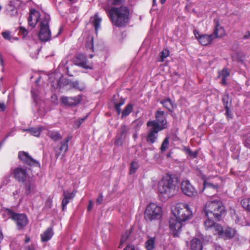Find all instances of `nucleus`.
I'll return each mask as SVG.
<instances>
[{
	"label": "nucleus",
	"mask_w": 250,
	"mask_h": 250,
	"mask_svg": "<svg viewBox=\"0 0 250 250\" xmlns=\"http://www.w3.org/2000/svg\"><path fill=\"white\" fill-rule=\"evenodd\" d=\"M178 178L174 175L167 173L158 183L157 190L160 197L168 199L173 197L177 192Z\"/></svg>",
	"instance_id": "1"
},
{
	"label": "nucleus",
	"mask_w": 250,
	"mask_h": 250,
	"mask_svg": "<svg viewBox=\"0 0 250 250\" xmlns=\"http://www.w3.org/2000/svg\"><path fill=\"white\" fill-rule=\"evenodd\" d=\"M129 13L126 7H121L111 8L109 12V15L114 25L123 26L128 22Z\"/></svg>",
	"instance_id": "2"
},
{
	"label": "nucleus",
	"mask_w": 250,
	"mask_h": 250,
	"mask_svg": "<svg viewBox=\"0 0 250 250\" xmlns=\"http://www.w3.org/2000/svg\"><path fill=\"white\" fill-rule=\"evenodd\" d=\"M225 211L224 207L220 200H212L208 201L205 205L204 212L207 217H212L219 219Z\"/></svg>",
	"instance_id": "3"
},
{
	"label": "nucleus",
	"mask_w": 250,
	"mask_h": 250,
	"mask_svg": "<svg viewBox=\"0 0 250 250\" xmlns=\"http://www.w3.org/2000/svg\"><path fill=\"white\" fill-rule=\"evenodd\" d=\"M172 211L174 216L181 221L186 222L190 219L192 216V210L186 203L177 204Z\"/></svg>",
	"instance_id": "4"
},
{
	"label": "nucleus",
	"mask_w": 250,
	"mask_h": 250,
	"mask_svg": "<svg viewBox=\"0 0 250 250\" xmlns=\"http://www.w3.org/2000/svg\"><path fill=\"white\" fill-rule=\"evenodd\" d=\"M144 214L146 220L152 221L159 220L163 215L162 208L157 204L151 203L147 206Z\"/></svg>",
	"instance_id": "5"
},
{
	"label": "nucleus",
	"mask_w": 250,
	"mask_h": 250,
	"mask_svg": "<svg viewBox=\"0 0 250 250\" xmlns=\"http://www.w3.org/2000/svg\"><path fill=\"white\" fill-rule=\"evenodd\" d=\"M50 16L47 14H44L40 21V32L39 37L42 41H47L50 39L51 32L49 27Z\"/></svg>",
	"instance_id": "6"
},
{
	"label": "nucleus",
	"mask_w": 250,
	"mask_h": 250,
	"mask_svg": "<svg viewBox=\"0 0 250 250\" xmlns=\"http://www.w3.org/2000/svg\"><path fill=\"white\" fill-rule=\"evenodd\" d=\"M155 118V120L147 122V125L154 126L161 130L167 128V121L164 111H157Z\"/></svg>",
	"instance_id": "7"
},
{
	"label": "nucleus",
	"mask_w": 250,
	"mask_h": 250,
	"mask_svg": "<svg viewBox=\"0 0 250 250\" xmlns=\"http://www.w3.org/2000/svg\"><path fill=\"white\" fill-rule=\"evenodd\" d=\"M8 211L10 217L15 222L19 229H22L28 224V220L25 214L16 213L10 210H8Z\"/></svg>",
	"instance_id": "8"
},
{
	"label": "nucleus",
	"mask_w": 250,
	"mask_h": 250,
	"mask_svg": "<svg viewBox=\"0 0 250 250\" xmlns=\"http://www.w3.org/2000/svg\"><path fill=\"white\" fill-rule=\"evenodd\" d=\"M11 173L13 177L18 182L25 183L31 177L28 174L26 168L18 167L11 170Z\"/></svg>",
	"instance_id": "9"
},
{
	"label": "nucleus",
	"mask_w": 250,
	"mask_h": 250,
	"mask_svg": "<svg viewBox=\"0 0 250 250\" xmlns=\"http://www.w3.org/2000/svg\"><path fill=\"white\" fill-rule=\"evenodd\" d=\"M22 5V3L20 0H10L6 8L7 14L11 17L17 16L18 11Z\"/></svg>",
	"instance_id": "10"
},
{
	"label": "nucleus",
	"mask_w": 250,
	"mask_h": 250,
	"mask_svg": "<svg viewBox=\"0 0 250 250\" xmlns=\"http://www.w3.org/2000/svg\"><path fill=\"white\" fill-rule=\"evenodd\" d=\"M182 222H184L181 221L174 216L169 219V227L174 236H177L181 232L182 227Z\"/></svg>",
	"instance_id": "11"
},
{
	"label": "nucleus",
	"mask_w": 250,
	"mask_h": 250,
	"mask_svg": "<svg viewBox=\"0 0 250 250\" xmlns=\"http://www.w3.org/2000/svg\"><path fill=\"white\" fill-rule=\"evenodd\" d=\"M181 189L185 195L189 197L195 196L197 195V192L188 180H185L182 182Z\"/></svg>",
	"instance_id": "12"
},
{
	"label": "nucleus",
	"mask_w": 250,
	"mask_h": 250,
	"mask_svg": "<svg viewBox=\"0 0 250 250\" xmlns=\"http://www.w3.org/2000/svg\"><path fill=\"white\" fill-rule=\"evenodd\" d=\"M129 131V128L125 125H122L117 131L116 139L115 143L116 145H121L123 141L125 139L127 133Z\"/></svg>",
	"instance_id": "13"
},
{
	"label": "nucleus",
	"mask_w": 250,
	"mask_h": 250,
	"mask_svg": "<svg viewBox=\"0 0 250 250\" xmlns=\"http://www.w3.org/2000/svg\"><path fill=\"white\" fill-rule=\"evenodd\" d=\"M194 35L199 42L203 45H207L210 44L214 40L213 36L208 34H201L197 30L194 31Z\"/></svg>",
	"instance_id": "14"
},
{
	"label": "nucleus",
	"mask_w": 250,
	"mask_h": 250,
	"mask_svg": "<svg viewBox=\"0 0 250 250\" xmlns=\"http://www.w3.org/2000/svg\"><path fill=\"white\" fill-rule=\"evenodd\" d=\"M50 80L52 78H56V80L54 81H52V86L54 88H57L59 87H62L65 84L68 83V81L65 79L63 78L61 74L58 73L52 74L49 77Z\"/></svg>",
	"instance_id": "15"
},
{
	"label": "nucleus",
	"mask_w": 250,
	"mask_h": 250,
	"mask_svg": "<svg viewBox=\"0 0 250 250\" xmlns=\"http://www.w3.org/2000/svg\"><path fill=\"white\" fill-rule=\"evenodd\" d=\"M18 157L20 160L27 165L40 167V163L33 159L28 153L24 151H20L19 152Z\"/></svg>",
	"instance_id": "16"
},
{
	"label": "nucleus",
	"mask_w": 250,
	"mask_h": 250,
	"mask_svg": "<svg viewBox=\"0 0 250 250\" xmlns=\"http://www.w3.org/2000/svg\"><path fill=\"white\" fill-rule=\"evenodd\" d=\"M82 100V97L80 95L74 97L62 96L61 98L62 103L65 106H75L79 104Z\"/></svg>",
	"instance_id": "17"
},
{
	"label": "nucleus",
	"mask_w": 250,
	"mask_h": 250,
	"mask_svg": "<svg viewBox=\"0 0 250 250\" xmlns=\"http://www.w3.org/2000/svg\"><path fill=\"white\" fill-rule=\"evenodd\" d=\"M43 15H41L39 12L35 9L31 10L28 19L29 25L33 28L35 27L37 22H40L41 18Z\"/></svg>",
	"instance_id": "18"
},
{
	"label": "nucleus",
	"mask_w": 250,
	"mask_h": 250,
	"mask_svg": "<svg viewBox=\"0 0 250 250\" xmlns=\"http://www.w3.org/2000/svg\"><path fill=\"white\" fill-rule=\"evenodd\" d=\"M214 29L213 32L211 35L213 36L214 40L216 38H220L224 37L225 34V30L224 28L220 25L219 21L218 19L214 20Z\"/></svg>",
	"instance_id": "19"
},
{
	"label": "nucleus",
	"mask_w": 250,
	"mask_h": 250,
	"mask_svg": "<svg viewBox=\"0 0 250 250\" xmlns=\"http://www.w3.org/2000/svg\"><path fill=\"white\" fill-rule=\"evenodd\" d=\"M149 127L148 130L146 141L148 143L153 144L155 142L158 137V133L161 131L158 128L153 126H147Z\"/></svg>",
	"instance_id": "20"
},
{
	"label": "nucleus",
	"mask_w": 250,
	"mask_h": 250,
	"mask_svg": "<svg viewBox=\"0 0 250 250\" xmlns=\"http://www.w3.org/2000/svg\"><path fill=\"white\" fill-rule=\"evenodd\" d=\"M73 63L78 66L83 68H91L87 64V61L86 57L82 54H78L73 59Z\"/></svg>",
	"instance_id": "21"
},
{
	"label": "nucleus",
	"mask_w": 250,
	"mask_h": 250,
	"mask_svg": "<svg viewBox=\"0 0 250 250\" xmlns=\"http://www.w3.org/2000/svg\"><path fill=\"white\" fill-rule=\"evenodd\" d=\"M24 183V188L26 195H28L31 194L36 191L35 182L32 178H29Z\"/></svg>",
	"instance_id": "22"
},
{
	"label": "nucleus",
	"mask_w": 250,
	"mask_h": 250,
	"mask_svg": "<svg viewBox=\"0 0 250 250\" xmlns=\"http://www.w3.org/2000/svg\"><path fill=\"white\" fill-rule=\"evenodd\" d=\"M206 11V4L203 2L199 3L196 7L193 9V12L198 17L202 16Z\"/></svg>",
	"instance_id": "23"
},
{
	"label": "nucleus",
	"mask_w": 250,
	"mask_h": 250,
	"mask_svg": "<svg viewBox=\"0 0 250 250\" xmlns=\"http://www.w3.org/2000/svg\"><path fill=\"white\" fill-rule=\"evenodd\" d=\"M191 250H202V242L197 238H193L190 242Z\"/></svg>",
	"instance_id": "24"
},
{
	"label": "nucleus",
	"mask_w": 250,
	"mask_h": 250,
	"mask_svg": "<svg viewBox=\"0 0 250 250\" xmlns=\"http://www.w3.org/2000/svg\"><path fill=\"white\" fill-rule=\"evenodd\" d=\"M163 106L169 111H172L174 109V103L169 98L163 99L161 101Z\"/></svg>",
	"instance_id": "25"
},
{
	"label": "nucleus",
	"mask_w": 250,
	"mask_h": 250,
	"mask_svg": "<svg viewBox=\"0 0 250 250\" xmlns=\"http://www.w3.org/2000/svg\"><path fill=\"white\" fill-rule=\"evenodd\" d=\"M53 235V231L51 228L47 229L42 234H41V240L42 242H46L50 240Z\"/></svg>",
	"instance_id": "26"
},
{
	"label": "nucleus",
	"mask_w": 250,
	"mask_h": 250,
	"mask_svg": "<svg viewBox=\"0 0 250 250\" xmlns=\"http://www.w3.org/2000/svg\"><path fill=\"white\" fill-rule=\"evenodd\" d=\"M236 234V230L234 229L227 227L224 229V233L222 237L227 238H230L234 236Z\"/></svg>",
	"instance_id": "27"
},
{
	"label": "nucleus",
	"mask_w": 250,
	"mask_h": 250,
	"mask_svg": "<svg viewBox=\"0 0 250 250\" xmlns=\"http://www.w3.org/2000/svg\"><path fill=\"white\" fill-rule=\"evenodd\" d=\"M42 129V127H39L37 128L23 129H22V131L29 132L32 135L35 136L36 137H39Z\"/></svg>",
	"instance_id": "28"
},
{
	"label": "nucleus",
	"mask_w": 250,
	"mask_h": 250,
	"mask_svg": "<svg viewBox=\"0 0 250 250\" xmlns=\"http://www.w3.org/2000/svg\"><path fill=\"white\" fill-rule=\"evenodd\" d=\"M155 237H148L145 242V246L146 250H153L155 248Z\"/></svg>",
	"instance_id": "29"
},
{
	"label": "nucleus",
	"mask_w": 250,
	"mask_h": 250,
	"mask_svg": "<svg viewBox=\"0 0 250 250\" xmlns=\"http://www.w3.org/2000/svg\"><path fill=\"white\" fill-rule=\"evenodd\" d=\"M91 20L97 33L98 28L100 27L102 19L99 17L97 14H95L93 18H91Z\"/></svg>",
	"instance_id": "30"
},
{
	"label": "nucleus",
	"mask_w": 250,
	"mask_h": 250,
	"mask_svg": "<svg viewBox=\"0 0 250 250\" xmlns=\"http://www.w3.org/2000/svg\"><path fill=\"white\" fill-rule=\"evenodd\" d=\"M47 135L54 141H58L62 139V136L59 132L55 131H49Z\"/></svg>",
	"instance_id": "31"
},
{
	"label": "nucleus",
	"mask_w": 250,
	"mask_h": 250,
	"mask_svg": "<svg viewBox=\"0 0 250 250\" xmlns=\"http://www.w3.org/2000/svg\"><path fill=\"white\" fill-rule=\"evenodd\" d=\"M71 137L68 136L64 141L61 143V146L60 148L61 151H63L64 154L67 151L68 148V142L71 140Z\"/></svg>",
	"instance_id": "32"
},
{
	"label": "nucleus",
	"mask_w": 250,
	"mask_h": 250,
	"mask_svg": "<svg viewBox=\"0 0 250 250\" xmlns=\"http://www.w3.org/2000/svg\"><path fill=\"white\" fill-rule=\"evenodd\" d=\"M222 101L224 103L225 108L226 110V113L228 114L229 110V105L231 103V100L229 99L228 94H224L223 95Z\"/></svg>",
	"instance_id": "33"
},
{
	"label": "nucleus",
	"mask_w": 250,
	"mask_h": 250,
	"mask_svg": "<svg viewBox=\"0 0 250 250\" xmlns=\"http://www.w3.org/2000/svg\"><path fill=\"white\" fill-rule=\"evenodd\" d=\"M214 229V233L215 234H218L220 236H222L224 233V229L221 225L218 224H215L212 228Z\"/></svg>",
	"instance_id": "34"
},
{
	"label": "nucleus",
	"mask_w": 250,
	"mask_h": 250,
	"mask_svg": "<svg viewBox=\"0 0 250 250\" xmlns=\"http://www.w3.org/2000/svg\"><path fill=\"white\" fill-rule=\"evenodd\" d=\"M133 106L131 104H127L122 112V117L124 118L128 116L132 111Z\"/></svg>",
	"instance_id": "35"
},
{
	"label": "nucleus",
	"mask_w": 250,
	"mask_h": 250,
	"mask_svg": "<svg viewBox=\"0 0 250 250\" xmlns=\"http://www.w3.org/2000/svg\"><path fill=\"white\" fill-rule=\"evenodd\" d=\"M208 219L204 222V226L206 229H212L215 223L211 219L212 217H207Z\"/></svg>",
	"instance_id": "36"
},
{
	"label": "nucleus",
	"mask_w": 250,
	"mask_h": 250,
	"mask_svg": "<svg viewBox=\"0 0 250 250\" xmlns=\"http://www.w3.org/2000/svg\"><path fill=\"white\" fill-rule=\"evenodd\" d=\"M241 203L243 208L248 211L250 212V199H244L241 201Z\"/></svg>",
	"instance_id": "37"
},
{
	"label": "nucleus",
	"mask_w": 250,
	"mask_h": 250,
	"mask_svg": "<svg viewBox=\"0 0 250 250\" xmlns=\"http://www.w3.org/2000/svg\"><path fill=\"white\" fill-rule=\"evenodd\" d=\"M71 85L80 90H83L85 88V85L83 83H80L78 81L73 82L71 83Z\"/></svg>",
	"instance_id": "38"
},
{
	"label": "nucleus",
	"mask_w": 250,
	"mask_h": 250,
	"mask_svg": "<svg viewBox=\"0 0 250 250\" xmlns=\"http://www.w3.org/2000/svg\"><path fill=\"white\" fill-rule=\"evenodd\" d=\"M204 188L206 189L212 188L214 189L215 191H217V188L218 187V185L217 184H213L211 183L208 182L207 181H204Z\"/></svg>",
	"instance_id": "39"
},
{
	"label": "nucleus",
	"mask_w": 250,
	"mask_h": 250,
	"mask_svg": "<svg viewBox=\"0 0 250 250\" xmlns=\"http://www.w3.org/2000/svg\"><path fill=\"white\" fill-rule=\"evenodd\" d=\"M184 150L186 154L190 157L191 158H195L197 155V152L196 151H192L188 147H185Z\"/></svg>",
	"instance_id": "40"
},
{
	"label": "nucleus",
	"mask_w": 250,
	"mask_h": 250,
	"mask_svg": "<svg viewBox=\"0 0 250 250\" xmlns=\"http://www.w3.org/2000/svg\"><path fill=\"white\" fill-rule=\"evenodd\" d=\"M139 167V164L137 162L133 161L131 163L130 167V174L134 173Z\"/></svg>",
	"instance_id": "41"
},
{
	"label": "nucleus",
	"mask_w": 250,
	"mask_h": 250,
	"mask_svg": "<svg viewBox=\"0 0 250 250\" xmlns=\"http://www.w3.org/2000/svg\"><path fill=\"white\" fill-rule=\"evenodd\" d=\"M169 145V137H166L163 141L161 147V150L162 151H165L168 148Z\"/></svg>",
	"instance_id": "42"
},
{
	"label": "nucleus",
	"mask_w": 250,
	"mask_h": 250,
	"mask_svg": "<svg viewBox=\"0 0 250 250\" xmlns=\"http://www.w3.org/2000/svg\"><path fill=\"white\" fill-rule=\"evenodd\" d=\"M229 75V72L226 68H224L218 73V77L220 78H227Z\"/></svg>",
	"instance_id": "43"
},
{
	"label": "nucleus",
	"mask_w": 250,
	"mask_h": 250,
	"mask_svg": "<svg viewBox=\"0 0 250 250\" xmlns=\"http://www.w3.org/2000/svg\"><path fill=\"white\" fill-rule=\"evenodd\" d=\"M2 36L6 40L11 41L12 39L14 40H18V38H12L9 31H5L2 33Z\"/></svg>",
	"instance_id": "44"
},
{
	"label": "nucleus",
	"mask_w": 250,
	"mask_h": 250,
	"mask_svg": "<svg viewBox=\"0 0 250 250\" xmlns=\"http://www.w3.org/2000/svg\"><path fill=\"white\" fill-rule=\"evenodd\" d=\"M169 55V51L167 49L163 50L160 56V62H163L164 61V59L168 57Z\"/></svg>",
	"instance_id": "45"
},
{
	"label": "nucleus",
	"mask_w": 250,
	"mask_h": 250,
	"mask_svg": "<svg viewBox=\"0 0 250 250\" xmlns=\"http://www.w3.org/2000/svg\"><path fill=\"white\" fill-rule=\"evenodd\" d=\"M63 196L65 198L70 200L72 199L75 196V193L73 192L70 193L66 191L63 192Z\"/></svg>",
	"instance_id": "46"
},
{
	"label": "nucleus",
	"mask_w": 250,
	"mask_h": 250,
	"mask_svg": "<svg viewBox=\"0 0 250 250\" xmlns=\"http://www.w3.org/2000/svg\"><path fill=\"white\" fill-rule=\"evenodd\" d=\"M19 33L21 35H22L23 37H25L28 34V31L23 27L20 26L19 27Z\"/></svg>",
	"instance_id": "47"
},
{
	"label": "nucleus",
	"mask_w": 250,
	"mask_h": 250,
	"mask_svg": "<svg viewBox=\"0 0 250 250\" xmlns=\"http://www.w3.org/2000/svg\"><path fill=\"white\" fill-rule=\"evenodd\" d=\"M70 200L65 198L64 197L62 199V209L65 210L67 205L69 203Z\"/></svg>",
	"instance_id": "48"
},
{
	"label": "nucleus",
	"mask_w": 250,
	"mask_h": 250,
	"mask_svg": "<svg viewBox=\"0 0 250 250\" xmlns=\"http://www.w3.org/2000/svg\"><path fill=\"white\" fill-rule=\"evenodd\" d=\"M33 98H34L35 102H37L39 99L38 91L36 90H32L31 91Z\"/></svg>",
	"instance_id": "49"
},
{
	"label": "nucleus",
	"mask_w": 250,
	"mask_h": 250,
	"mask_svg": "<svg viewBox=\"0 0 250 250\" xmlns=\"http://www.w3.org/2000/svg\"><path fill=\"white\" fill-rule=\"evenodd\" d=\"M128 236L129 233L128 232H126L125 234L123 235L121 239L120 245H123L126 241L128 237Z\"/></svg>",
	"instance_id": "50"
},
{
	"label": "nucleus",
	"mask_w": 250,
	"mask_h": 250,
	"mask_svg": "<svg viewBox=\"0 0 250 250\" xmlns=\"http://www.w3.org/2000/svg\"><path fill=\"white\" fill-rule=\"evenodd\" d=\"M10 182V175H7L4 176L2 183L3 185H7Z\"/></svg>",
	"instance_id": "51"
},
{
	"label": "nucleus",
	"mask_w": 250,
	"mask_h": 250,
	"mask_svg": "<svg viewBox=\"0 0 250 250\" xmlns=\"http://www.w3.org/2000/svg\"><path fill=\"white\" fill-rule=\"evenodd\" d=\"M86 47L87 48L93 49V38H90V42L89 43L87 42L86 44Z\"/></svg>",
	"instance_id": "52"
},
{
	"label": "nucleus",
	"mask_w": 250,
	"mask_h": 250,
	"mask_svg": "<svg viewBox=\"0 0 250 250\" xmlns=\"http://www.w3.org/2000/svg\"><path fill=\"white\" fill-rule=\"evenodd\" d=\"M244 145L246 147L250 149V137L245 140Z\"/></svg>",
	"instance_id": "53"
},
{
	"label": "nucleus",
	"mask_w": 250,
	"mask_h": 250,
	"mask_svg": "<svg viewBox=\"0 0 250 250\" xmlns=\"http://www.w3.org/2000/svg\"><path fill=\"white\" fill-rule=\"evenodd\" d=\"M125 104V100L123 99H120V101L118 103H115V105L121 107Z\"/></svg>",
	"instance_id": "54"
},
{
	"label": "nucleus",
	"mask_w": 250,
	"mask_h": 250,
	"mask_svg": "<svg viewBox=\"0 0 250 250\" xmlns=\"http://www.w3.org/2000/svg\"><path fill=\"white\" fill-rule=\"evenodd\" d=\"M103 201V196L101 194L97 198L96 202L98 204H101Z\"/></svg>",
	"instance_id": "55"
},
{
	"label": "nucleus",
	"mask_w": 250,
	"mask_h": 250,
	"mask_svg": "<svg viewBox=\"0 0 250 250\" xmlns=\"http://www.w3.org/2000/svg\"><path fill=\"white\" fill-rule=\"evenodd\" d=\"M52 199L51 198H48L46 201L45 204L47 206H48L50 208L52 206Z\"/></svg>",
	"instance_id": "56"
},
{
	"label": "nucleus",
	"mask_w": 250,
	"mask_h": 250,
	"mask_svg": "<svg viewBox=\"0 0 250 250\" xmlns=\"http://www.w3.org/2000/svg\"><path fill=\"white\" fill-rule=\"evenodd\" d=\"M20 193V190H16L13 192V195L15 199H17Z\"/></svg>",
	"instance_id": "57"
},
{
	"label": "nucleus",
	"mask_w": 250,
	"mask_h": 250,
	"mask_svg": "<svg viewBox=\"0 0 250 250\" xmlns=\"http://www.w3.org/2000/svg\"><path fill=\"white\" fill-rule=\"evenodd\" d=\"M124 0H113V4L114 5H119L122 4Z\"/></svg>",
	"instance_id": "58"
},
{
	"label": "nucleus",
	"mask_w": 250,
	"mask_h": 250,
	"mask_svg": "<svg viewBox=\"0 0 250 250\" xmlns=\"http://www.w3.org/2000/svg\"><path fill=\"white\" fill-rule=\"evenodd\" d=\"M6 106L3 103H0V111H3L5 110Z\"/></svg>",
	"instance_id": "59"
},
{
	"label": "nucleus",
	"mask_w": 250,
	"mask_h": 250,
	"mask_svg": "<svg viewBox=\"0 0 250 250\" xmlns=\"http://www.w3.org/2000/svg\"><path fill=\"white\" fill-rule=\"evenodd\" d=\"M68 62V59L65 58L63 60H62L60 63V65L62 66H65Z\"/></svg>",
	"instance_id": "60"
},
{
	"label": "nucleus",
	"mask_w": 250,
	"mask_h": 250,
	"mask_svg": "<svg viewBox=\"0 0 250 250\" xmlns=\"http://www.w3.org/2000/svg\"><path fill=\"white\" fill-rule=\"evenodd\" d=\"M93 208V203L92 201L90 200L89 201V204L88 206L87 209L88 211L90 210Z\"/></svg>",
	"instance_id": "61"
},
{
	"label": "nucleus",
	"mask_w": 250,
	"mask_h": 250,
	"mask_svg": "<svg viewBox=\"0 0 250 250\" xmlns=\"http://www.w3.org/2000/svg\"><path fill=\"white\" fill-rule=\"evenodd\" d=\"M250 32H248L244 36L243 38L244 39H248L250 38Z\"/></svg>",
	"instance_id": "62"
},
{
	"label": "nucleus",
	"mask_w": 250,
	"mask_h": 250,
	"mask_svg": "<svg viewBox=\"0 0 250 250\" xmlns=\"http://www.w3.org/2000/svg\"><path fill=\"white\" fill-rule=\"evenodd\" d=\"M120 107H119V106L115 105V108L116 111L118 115H119L121 113V110Z\"/></svg>",
	"instance_id": "63"
},
{
	"label": "nucleus",
	"mask_w": 250,
	"mask_h": 250,
	"mask_svg": "<svg viewBox=\"0 0 250 250\" xmlns=\"http://www.w3.org/2000/svg\"><path fill=\"white\" fill-rule=\"evenodd\" d=\"M124 250H135L134 248L131 246H127L125 248Z\"/></svg>",
	"instance_id": "64"
}]
</instances>
